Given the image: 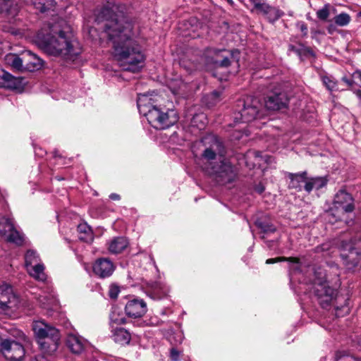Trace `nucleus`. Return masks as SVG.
Instances as JSON below:
<instances>
[{"label":"nucleus","mask_w":361,"mask_h":361,"mask_svg":"<svg viewBox=\"0 0 361 361\" xmlns=\"http://www.w3.org/2000/svg\"><path fill=\"white\" fill-rule=\"evenodd\" d=\"M293 262V263L298 264L300 262V260L297 257H276V258H271V259H267L266 264H274L275 262Z\"/></svg>","instance_id":"35"},{"label":"nucleus","mask_w":361,"mask_h":361,"mask_svg":"<svg viewBox=\"0 0 361 361\" xmlns=\"http://www.w3.org/2000/svg\"><path fill=\"white\" fill-rule=\"evenodd\" d=\"M350 20L351 18L347 13H341L334 18V23L340 27L348 25Z\"/></svg>","instance_id":"33"},{"label":"nucleus","mask_w":361,"mask_h":361,"mask_svg":"<svg viewBox=\"0 0 361 361\" xmlns=\"http://www.w3.org/2000/svg\"><path fill=\"white\" fill-rule=\"evenodd\" d=\"M78 238L86 243L93 240V233L91 228L87 224H80L78 226Z\"/></svg>","instance_id":"29"},{"label":"nucleus","mask_w":361,"mask_h":361,"mask_svg":"<svg viewBox=\"0 0 361 361\" xmlns=\"http://www.w3.org/2000/svg\"><path fill=\"white\" fill-rule=\"evenodd\" d=\"M354 94L361 101V90H356L354 91Z\"/></svg>","instance_id":"48"},{"label":"nucleus","mask_w":361,"mask_h":361,"mask_svg":"<svg viewBox=\"0 0 361 361\" xmlns=\"http://www.w3.org/2000/svg\"><path fill=\"white\" fill-rule=\"evenodd\" d=\"M329 15L330 11L329 4H325L321 9H319L317 11V17L322 21H326Z\"/></svg>","instance_id":"36"},{"label":"nucleus","mask_w":361,"mask_h":361,"mask_svg":"<svg viewBox=\"0 0 361 361\" xmlns=\"http://www.w3.org/2000/svg\"><path fill=\"white\" fill-rule=\"evenodd\" d=\"M296 25L300 29V30L302 32V35L304 37L307 35V31H308L307 26L304 22H302V21L298 22Z\"/></svg>","instance_id":"42"},{"label":"nucleus","mask_w":361,"mask_h":361,"mask_svg":"<svg viewBox=\"0 0 361 361\" xmlns=\"http://www.w3.org/2000/svg\"><path fill=\"white\" fill-rule=\"evenodd\" d=\"M309 288L310 292L314 295L322 308L333 305L338 316H340L338 311L341 310L344 313L348 312V299L338 295L337 290L329 286L324 269L319 268L314 270V279L310 282Z\"/></svg>","instance_id":"4"},{"label":"nucleus","mask_w":361,"mask_h":361,"mask_svg":"<svg viewBox=\"0 0 361 361\" xmlns=\"http://www.w3.org/2000/svg\"><path fill=\"white\" fill-rule=\"evenodd\" d=\"M307 173L302 171L300 173H288L287 177L290 179L288 184L289 188L295 189L298 191H302V183H306L307 181Z\"/></svg>","instance_id":"22"},{"label":"nucleus","mask_w":361,"mask_h":361,"mask_svg":"<svg viewBox=\"0 0 361 361\" xmlns=\"http://www.w3.org/2000/svg\"><path fill=\"white\" fill-rule=\"evenodd\" d=\"M343 80L349 86H352L354 83L353 80H349L346 78H343Z\"/></svg>","instance_id":"46"},{"label":"nucleus","mask_w":361,"mask_h":361,"mask_svg":"<svg viewBox=\"0 0 361 361\" xmlns=\"http://www.w3.org/2000/svg\"><path fill=\"white\" fill-rule=\"evenodd\" d=\"M37 300L43 308H50L56 303V298L52 290L42 292L37 297Z\"/></svg>","instance_id":"28"},{"label":"nucleus","mask_w":361,"mask_h":361,"mask_svg":"<svg viewBox=\"0 0 361 361\" xmlns=\"http://www.w3.org/2000/svg\"><path fill=\"white\" fill-rule=\"evenodd\" d=\"M128 245L127 239L124 237H116L109 243V251L113 254H118L124 250Z\"/></svg>","instance_id":"24"},{"label":"nucleus","mask_w":361,"mask_h":361,"mask_svg":"<svg viewBox=\"0 0 361 361\" xmlns=\"http://www.w3.org/2000/svg\"><path fill=\"white\" fill-rule=\"evenodd\" d=\"M328 180L326 177H314L307 178V181L304 185V189L310 193L314 188L319 190L327 184Z\"/></svg>","instance_id":"27"},{"label":"nucleus","mask_w":361,"mask_h":361,"mask_svg":"<svg viewBox=\"0 0 361 361\" xmlns=\"http://www.w3.org/2000/svg\"><path fill=\"white\" fill-rule=\"evenodd\" d=\"M148 288L147 295L154 300L161 299L169 292V288L165 284L157 281L149 283Z\"/></svg>","instance_id":"20"},{"label":"nucleus","mask_w":361,"mask_h":361,"mask_svg":"<svg viewBox=\"0 0 361 361\" xmlns=\"http://www.w3.org/2000/svg\"><path fill=\"white\" fill-rule=\"evenodd\" d=\"M109 197L113 200H120V195L116 193H112L110 195Z\"/></svg>","instance_id":"45"},{"label":"nucleus","mask_w":361,"mask_h":361,"mask_svg":"<svg viewBox=\"0 0 361 361\" xmlns=\"http://www.w3.org/2000/svg\"><path fill=\"white\" fill-rule=\"evenodd\" d=\"M120 291L121 290L118 286L116 284H111L109 286L108 295L111 299H116Z\"/></svg>","instance_id":"39"},{"label":"nucleus","mask_w":361,"mask_h":361,"mask_svg":"<svg viewBox=\"0 0 361 361\" xmlns=\"http://www.w3.org/2000/svg\"><path fill=\"white\" fill-rule=\"evenodd\" d=\"M138 110L145 116L149 123L156 129H165L174 125L178 120L176 110L157 106L147 94H139L137 100Z\"/></svg>","instance_id":"5"},{"label":"nucleus","mask_w":361,"mask_h":361,"mask_svg":"<svg viewBox=\"0 0 361 361\" xmlns=\"http://www.w3.org/2000/svg\"><path fill=\"white\" fill-rule=\"evenodd\" d=\"M17 301L13 288L8 284L0 286V312H6L12 308Z\"/></svg>","instance_id":"13"},{"label":"nucleus","mask_w":361,"mask_h":361,"mask_svg":"<svg viewBox=\"0 0 361 361\" xmlns=\"http://www.w3.org/2000/svg\"><path fill=\"white\" fill-rule=\"evenodd\" d=\"M93 272L100 278H106L112 275L115 270V265L109 258H99L92 266Z\"/></svg>","instance_id":"14"},{"label":"nucleus","mask_w":361,"mask_h":361,"mask_svg":"<svg viewBox=\"0 0 361 361\" xmlns=\"http://www.w3.org/2000/svg\"><path fill=\"white\" fill-rule=\"evenodd\" d=\"M86 344V340L78 335L69 334L67 336L66 345L74 354L78 355L83 352Z\"/></svg>","instance_id":"19"},{"label":"nucleus","mask_w":361,"mask_h":361,"mask_svg":"<svg viewBox=\"0 0 361 361\" xmlns=\"http://www.w3.org/2000/svg\"><path fill=\"white\" fill-rule=\"evenodd\" d=\"M114 341L121 345L128 344L131 340V335L128 331L123 328H116L112 330Z\"/></svg>","instance_id":"26"},{"label":"nucleus","mask_w":361,"mask_h":361,"mask_svg":"<svg viewBox=\"0 0 361 361\" xmlns=\"http://www.w3.org/2000/svg\"><path fill=\"white\" fill-rule=\"evenodd\" d=\"M322 81L329 90L333 91L335 90L336 86V82L333 79H331L330 77L324 76L322 78Z\"/></svg>","instance_id":"38"},{"label":"nucleus","mask_w":361,"mask_h":361,"mask_svg":"<svg viewBox=\"0 0 361 361\" xmlns=\"http://www.w3.org/2000/svg\"><path fill=\"white\" fill-rule=\"evenodd\" d=\"M207 53L209 55H213L215 57L213 63L216 66L228 67L231 65V60H237L239 54L238 50H226V49H209Z\"/></svg>","instance_id":"12"},{"label":"nucleus","mask_w":361,"mask_h":361,"mask_svg":"<svg viewBox=\"0 0 361 361\" xmlns=\"http://www.w3.org/2000/svg\"><path fill=\"white\" fill-rule=\"evenodd\" d=\"M358 16L361 18V11L360 13H358Z\"/></svg>","instance_id":"50"},{"label":"nucleus","mask_w":361,"mask_h":361,"mask_svg":"<svg viewBox=\"0 0 361 361\" xmlns=\"http://www.w3.org/2000/svg\"><path fill=\"white\" fill-rule=\"evenodd\" d=\"M147 310V304L144 300L133 298L129 300L126 305L125 311L126 314L133 318L142 317Z\"/></svg>","instance_id":"15"},{"label":"nucleus","mask_w":361,"mask_h":361,"mask_svg":"<svg viewBox=\"0 0 361 361\" xmlns=\"http://www.w3.org/2000/svg\"><path fill=\"white\" fill-rule=\"evenodd\" d=\"M27 271L29 274L36 280L44 281L47 279V276L44 273V266L41 262L28 268Z\"/></svg>","instance_id":"30"},{"label":"nucleus","mask_w":361,"mask_h":361,"mask_svg":"<svg viewBox=\"0 0 361 361\" xmlns=\"http://www.w3.org/2000/svg\"><path fill=\"white\" fill-rule=\"evenodd\" d=\"M255 190L260 194L264 192V188L262 185H258L255 188Z\"/></svg>","instance_id":"47"},{"label":"nucleus","mask_w":361,"mask_h":361,"mask_svg":"<svg viewBox=\"0 0 361 361\" xmlns=\"http://www.w3.org/2000/svg\"><path fill=\"white\" fill-rule=\"evenodd\" d=\"M4 61L6 65L18 71H23V56L20 57L16 54H8L4 57Z\"/></svg>","instance_id":"25"},{"label":"nucleus","mask_w":361,"mask_h":361,"mask_svg":"<svg viewBox=\"0 0 361 361\" xmlns=\"http://www.w3.org/2000/svg\"><path fill=\"white\" fill-rule=\"evenodd\" d=\"M200 142L204 146L200 157L204 170L219 184L233 182L237 173L231 162L225 159V147L220 139L214 135H208Z\"/></svg>","instance_id":"2"},{"label":"nucleus","mask_w":361,"mask_h":361,"mask_svg":"<svg viewBox=\"0 0 361 361\" xmlns=\"http://www.w3.org/2000/svg\"><path fill=\"white\" fill-rule=\"evenodd\" d=\"M23 78L14 77L0 68V87L18 89L22 86Z\"/></svg>","instance_id":"18"},{"label":"nucleus","mask_w":361,"mask_h":361,"mask_svg":"<svg viewBox=\"0 0 361 361\" xmlns=\"http://www.w3.org/2000/svg\"><path fill=\"white\" fill-rule=\"evenodd\" d=\"M336 25V24L331 23L326 26V30L329 35H333L337 30Z\"/></svg>","instance_id":"43"},{"label":"nucleus","mask_w":361,"mask_h":361,"mask_svg":"<svg viewBox=\"0 0 361 361\" xmlns=\"http://www.w3.org/2000/svg\"><path fill=\"white\" fill-rule=\"evenodd\" d=\"M288 98L284 93H274L267 97L265 106L267 109L277 111L286 106Z\"/></svg>","instance_id":"16"},{"label":"nucleus","mask_w":361,"mask_h":361,"mask_svg":"<svg viewBox=\"0 0 361 361\" xmlns=\"http://www.w3.org/2000/svg\"><path fill=\"white\" fill-rule=\"evenodd\" d=\"M0 353L8 361H23L25 350L21 343L0 336Z\"/></svg>","instance_id":"7"},{"label":"nucleus","mask_w":361,"mask_h":361,"mask_svg":"<svg viewBox=\"0 0 361 361\" xmlns=\"http://www.w3.org/2000/svg\"><path fill=\"white\" fill-rule=\"evenodd\" d=\"M54 157H56L58 156V153L56 151H54Z\"/></svg>","instance_id":"49"},{"label":"nucleus","mask_w":361,"mask_h":361,"mask_svg":"<svg viewBox=\"0 0 361 361\" xmlns=\"http://www.w3.org/2000/svg\"><path fill=\"white\" fill-rule=\"evenodd\" d=\"M258 227L262 229V231L265 233H274L276 231V228L273 225H269L264 223H259Z\"/></svg>","instance_id":"40"},{"label":"nucleus","mask_w":361,"mask_h":361,"mask_svg":"<svg viewBox=\"0 0 361 361\" xmlns=\"http://www.w3.org/2000/svg\"><path fill=\"white\" fill-rule=\"evenodd\" d=\"M238 105L243 106L239 112L242 122L249 123L256 118H261L260 104L257 99L247 97L245 100L239 101Z\"/></svg>","instance_id":"8"},{"label":"nucleus","mask_w":361,"mask_h":361,"mask_svg":"<svg viewBox=\"0 0 361 361\" xmlns=\"http://www.w3.org/2000/svg\"><path fill=\"white\" fill-rule=\"evenodd\" d=\"M221 93L218 91H214L207 96V99L210 105H215L220 101Z\"/></svg>","instance_id":"37"},{"label":"nucleus","mask_w":361,"mask_h":361,"mask_svg":"<svg viewBox=\"0 0 361 361\" xmlns=\"http://www.w3.org/2000/svg\"><path fill=\"white\" fill-rule=\"evenodd\" d=\"M110 320L111 324H123L126 322V317L123 314L116 310H113L110 314Z\"/></svg>","instance_id":"34"},{"label":"nucleus","mask_w":361,"mask_h":361,"mask_svg":"<svg viewBox=\"0 0 361 361\" xmlns=\"http://www.w3.org/2000/svg\"><path fill=\"white\" fill-rule=\"evenodd\" d=\"M353 198L350 194L345 190H339L334 197V203L343 207L345 212H351L354 209V206L352 203Z\"/></svg>","instance_id":"21"},{"label":"nucleus","mask_w":361,"mask_h":361,"mask_svg":"<svg viewBox=\"0 0 361 361\" xmlns=\"http://www.w3.org/2000/svg\"><path fill=\"white\" fill-rule=\"evenodd\" d=\"M0 235L8 242L21 245L23 243V235L17 231L11 219L3 218L0 221Z\"/></svg>","instance_id":"9"},{"label":"nucleus","mask_w":361,"mask_h":361,"mask_svg":"<svg viewBox=\"0 0 361 361\" xmlns=\"http://www.w3.org/2000/svg\"><path fill=\"white\" fill-rule=\"evenodd\" d=\"M18 12L16 0H0V13L14 17Z\"/></svg>","instance_id":"23"},{"label":"nucleus","mask_w":361,"mask_h":361,"mask_svg":"<svg viewBox=\"0 0 361 361\" xmlns=\"http://www.w3.org/2000/svg\"><path fill=\"white\" fill-rule=\"evenodd\" d=\"M353 77L354 78L359 79L361 82V71L357 70L353 73Z\"/></svg>","instance_id":"44"},{"label":"nucleus","mask_w":361,"mask_h":361,"mask_svg":"<svg viewBox=\"0 0 361 361\" xmlns=\"http://www.w3.org/2000/svg\"><path fill=\"white\" fill-rule=\"evenodd\" d=\"M44 64L42 59L27 51L23 54V71L33 72L39 70Z\"/></svg>","instance_id":"17"},{"label":"nucleus","mask_w":361,"mask_h":361,"mask_svg":"<svg viewBox=\"0 0 361 361\" xmlns=\"http://www.w3.org/2000/svg\"><path fill=\"white\" fill-rule=\"evenodd\" d=\"M39 262H41V259L36 251L28 250L26 252L25 255V264L27 269Z\"/></svg>","instance_id":"31"},{"label":"nucleus","mask_w":361,"mask_h":361,"mask_svg":"<svg viewBox=\"0 0 361 361\" xmlns=\"http://www.w3.org/2000/svg\"><path fill=\"white\" fill-rule=\"evenodd\" d=\"M35 42L47 54L61 56L66 60H73L80 54L70 36L56 29L55 25L43 27L37 33Z\"/></svg>","instance_id":"3"},{"label":"nucleus","mask_w":361,"mask_h":361,"mask_svg":"<svg viewBox=\"0 0 361 361\" xmlns=\"http://www.w3.org/2000/svg\"><path fill=\"white\" fill-rule=\"evenodd\" d=\"M341 256L345 260L351 262L356 264L358 262V257L361 256V240L345 242L341 243Z\"/></svg>","instance_id":"11"},{"label":"nucleus","mask_w":361,"mask_h":361,"mask_svg":"<svg viewBox=\"0 0 361 361\" xmlns=\"http://www.w3.org/2000/svg\"><path fill=\"white\" fill-rule=\"evenodd\" d=\"M32 330L43 357L53 355L59 344L61 336L59 330L42 321L35 322Z\"/></svg>","instance_id":"6"},{"label":"nucleus","mask_w":361,"mask_h":361,"mask_svg":"<svg viewBox=\"0 0 361 361\" xmlns=\"http://www.w3.org/2000/svg\"><path fill=\"white\" fill-rule=\"evenodd\" d=\"M56 2L54 0H39L37 2L34 3L35 8L41 13L54 10Z\"/></svg>","instance_id":"32"},{"label":"nucleus","mask_w":361,"mask_h":361,"mask_svg":"<svg viewBox=\"0 0 361 361\" xmlns=\"http://www.w3.org/2000/svg\"><path fill=\"white\" fill-rule=\"evenodd\" d=\"M250 1L254 6V8L271 23H274L284 14L279 8L267 4L266 0H250Z\"/></svg>","instance_id":"10"},{"label":"nucleus","mask_w":361,"mask_h":361,"mask_svg":"<svg viewBox=\"0 0 361 361\" xmlns=\"http://www.w3.org/2000/svg\"><path fill=\"white\" fill-rule=\"evenodd\" d=\"M182 351L178 350L176 348H171L170 350V357L173 361H179Z\"/></svg>","instance_id":"41"},{"label":"nucleus","mask_w":361,"mask_h":361,"mask_svg":"<svg viewBox=\"0 0 361 361\" xmlns=\"http://www.w3.org/2000/svg\"><path fill=\"white\" fill-rule=\"evenodd\" d=\"M123 5L107 2L97 16L98 23L111 42L112 56L126 71L138 73L145 66V55L140 45L133 39L134 25L125 15Z\"/></svg>","instance_id":"1"}]
</instances>
